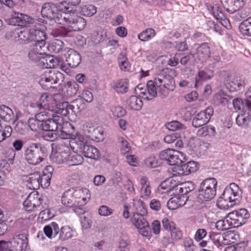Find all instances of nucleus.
Instances as JSON below:
<instances>
[{
  "label": "nucleus",
  "mask_w": 251,
  "mask_h": 251,
  "mask_svg": "<svg viewBox=\"0 0 251 251\" xmlns=\"http://www.w3.org/2000/svg\"><path fill=\"white\" fill-rule=\"evenodd\" d=\"M50 159L52 162L55 163L56 164L63 163L66 160L68 159V158L66 157L65 154H61L57 151L55 153L52 154L50 155Z\"/></svg>",
  "instance_id": "60"
},
{
  "label": "nucleus",
  "mask_w": 251,
  "mask_h": 251,
  "mask_svg": "<svg viewBox=\"0 0 251 251\" xmlns=\"http://www.w3.org/2000/svg\"><path fill=\"white\" fill-rule=\"evenodd\" d=\"M247 245V242H241L234 245L226 247L224 251H244Z\"/></svg>",
  "instance_id": "55"
},
{
  "label": "nucleus",
  "mask_w": 251,
  "mask_h": 251,
  "mask_svg": "<svg viewBox=\"0 0 251 251\" xmlns=\"http://www.w3.org/2000/svg\"><path fill=\"white\" fill-rule=\"evenodd\" d=\"M250 216L249 212L244 208L233 211L228 214V217L233 221L235 226H239L244 225L246 220L248 219Z\"/></svg>",
  "instance_id": "13"
},
{
  "label": "nucleus",
  "mask_w": 251,
  "mask_h": 251,
  "mask_svg": "<svg viewBox=\"0 0 251 251\" xmlns=\"http://www.w3.org/2000/svg\"><path fill=\"white\" fill-rule=\"evenodd\" d=\"M210 240L220 250H222L224 245L227 242L223 235L221 233L212 232L209 235Z\"/></svg>",
  "instance_id": "31"
},
{
  "label": "nucleus",
  "mask_w": 251,
  "mask_h": 251,
  "mask_svg": "<svg viewBox=\"0 0 251 251\" xmlns=\"http://www.w3.org/2000/svg\"><path fill=\"white\" fill-rule=\"evenodd\" d=\"M68 159L72 163L71 165H79L83 162V157L80 154L76 153H74L70 155Z\"/></svg>",
  "instance_id": "59"
},
{
  "label": "nucleus",
  "mask_w": 251,
  "mask_h": 251,
  "mask_svg": "<svg viewBox=\"0 0 251 251\" xmlns=\"http://www.w3.org/2000/svg\"><path fill=\"white\" fill-rule=\"evenodd\" d=\"M60 227L56 222H53L45 226L43 231L46 236L50 239L55 238L59 235Z\"/></svg>",
  "instance_id": "23"
},
{
  "label": "nucleus",
  "mask_w": 251,
  "mask_h": 251,
  "mask_svg": "<svg viewBox=\"0 0 251 251\" xmlns=\"http://www.w3.org/2000/svg\"><path fill=\"white\" fill-rule=\"evenodd\" d=\"M195 186L194 183L191 181H187L177 186L176 190L179 193L183 195H186L195 189Z\"/></svg>",
  "instance_id": "38"
},
{
  "label": "nucleus",
  "mask_w": 251,
  "mask_h": 251,
  "mask_svg": "<svg viewBox=\"0 0 251 251\" xmlns=\"http://www.w3.org/2000/svg\"><path fill=\"white\" fill-rule=\"evenodd\" d=\"M234 203L229 202V200H226L223 197L222 194L217 201V206L222 209H228L229 207L234 205Z\"/></svg>",
  "instance_id": "54"
},
{
  "label": "nucleus",
  "mask_w": 251,
  "mask_h": 251,
  "mask_svg": "<svg viewBox=\"0 0 251 251\" xmlns=\"http://www.w3.org/2000/svg\"><path fill=\"white\" fill-rule=\"evenodd\" d=\"M41 15L50 20L54 21L56 23L63 25V15L67 12H59L57 5L52 2L45 3L41 9Z\"/></svg>",
  "instance_id": "7"
},
{
  "label": "nucleus",
  "mask_w": 251,
  "mask_h": 251,
  "mask_svg": "<svg viewBox=\"0 0 251 251\" xmlns=\"http://www.w3.org/2000/svg\"><path fill=\"white\" fill-rule=\"evenodd\" d=\"M176 75L174 69L165 68L159 71L154 79L157 87L158 94L162 98L167 97L170 90L173 91L175 87V82L172 75Z\"/></svg>",
  "instance_id": "4"
},
{
  "label": "nucleus",
  "mask_w": 251,
  "mask_h": 251,
  "mask_svg": "<svg viewBox=\"0 0 251 251\" xmlns=\"http://www.w3.org/2000/svg\"><path fill=\"white\" fill-rule=\"evenodd\" d=\"M47 47L43 46L42 45H32L28 53V56L30 61L36 62L39 60L42 55H46V50Z\"/></svg>",
  "instance_id": "17"
},
{
  "label": "nucleus",
  "mask_w": 251,
  "mask_h": 251,
  "mask_svg": "<svg viewBox=\"0 0 251 251\" xmlns=\"http://www.w3.org/2000/svg\"><path fill=\"white\" fill-rule=\"evenodd\" d=\"M97 12V7L92 4H87L81 7V13L82 15L91 17Z\"/></svg>",
  "instance_id": "50"
},
{
  "label": "nucleus",
  "mask_w": 251,
  "mask_h": 251,
  "mask_svg": "<svg viewBox=\"0 0 251 251\" xmlns=\"http://www.w3.org/2000/svg\"><path fill=\"white\" fill-rule=\"evenodd\" d=\"M140 183L141 185L140 190L141 197L144 199L148 198L151 194V188L148 178L144 176L141 177Z\"/></svg>",
  "instance_id": "30"
},
{
  "label": "nucleus",
  "mask_w": 251,
  "mask_h": 251,
  "mask_svg": "<svg viewBox=\"0 0 251 251\" xmlns=\"http://www.w3.org/2000/svg\"><path fill=\"white\" fill-rule=\"evenodd\" d=\"M41 197L37 193L30 194L23 202V206L27 211H34L41 206Z\"/></svg>",
  "instance_id": "14"
},
{
  "label": "nucleus",
  "mask_w": 251,
  "mask_h": 251,
  "mask_svg": "<svg viewBox=\"0 0 251 251\" xmlns=\"http://www.w3.org/2000/svg\"><path fill=\"white\" fill-rule=\"evenodd\" d=\"M24 155L28 164L38 165L45 160L44 148L40 144L31 143L25 149Z\"/></svg>",
  "instance_id": "5"
},
{
  "label": "nucleus",
  "mask_w": 251,
  "mask_h": 251,
  "mask_svg": "<svg viewBox=\"0 0 251 251\" xmlns=\"http://www.w3.org/2000/svg\"><path fill=\"white\" fill-rule=\"evenodd\" d=\"M128 81L126 79H122L113 82L112 88L117 93L124 94L128 91Z\"/></svg>",
  "instance_id": "29"
},
{
  "label": "nucleus",
  "mask_w": 251,
  "mask_h": 251,
  "mask_svg": "<svg viewBox=\"0 0 251 251\" xmlns=\"http://www.w3.org/2000/svg\"><path fill=\"white\" fill-rule=\"evenodd\" d=\"M232 104L234 109L238 111L242 110L244 111H250L251 109V102H246L244 104L241 99L236 98L233 100Z\"/></svg>",
  "instance_id": "34"
},
{
  "label": "nucleus",
  "mask_w": 251,
  "mask_h": 251,
  "mask_svg": "<svg viewBox=\"0 0 251 251\" xmlns=\"http://www.w3.org/2000/svg\"><path fill=\"white\" fill-rule=\"evenodd\" d=\"M240 191V188L237 185L232 183L229 187L225 188L222 194L223 197L235 205L240 202L241 199Z\"/></svg>",
  "instance_id": "11"
},
{
  "label": "nucleus",
  "mask_w": 251,
  "mask_h": 251,
  "mask_svg": "<svg viewBox=\"0 0 251 251\" xmlns=\"http://www.w3.org/2000/svg\"><path fill=\"white\" fill-rule=\"evenodd\" d=\"M182 152L168 149L160 153L159 158L161 160L166 161L171 166H179L182 163V158H184Z\"/></svg>",
  "instance_id": "10"
},
{
  "label": "nucleus",
  "mask_w": 251,
  "mask_h": 251,
  "mask_svg": "<svg viewBox=\"0 0 251 251\" xmlns=\"http://www.w3.org/2000/svg\"><path fill=\"white\" fill-rule=\"evenodd\" d=\"M63 25H69L70 28H61L55 32L56 36L74 37L75 31L82 30L86 24V20L75 12H67L63 15Z\"/></svg>",
  "instance_id": "2"
},
{
  "label": "nucleus",
  "mask_w": 251,
  "mask_h": 251,
  "mask_svg": "<svg viewBox=\"0 0 251 251\" xmlns=\"http://www.w3.org/2000/svg\"><path fill=\"white\" fill-rule=\"evenodd\" d=\"M145 165L148 168H156L160 165L158 158L155 156H151L144 160Z\"/></svg>",
  "instance_id": "57"
},
{
  "label": "nucleus",
  "mask_w": 251,
  "mask_h": 251,
  "mask_svg": "<svg viewBox=\"0 0 251 251\" xmlns=\"http://www.w3.org/2000/svg\"><path fill=\"white\" fill-rule=\"evenodd\" d=\"M198 77L199 79L196 78L195 82V86L197 87L201 84V80L205 81L210 79L213 76V71L210 69H205L203 70H200L198 72Z\"/></svg>",
  "instance_id": "35"
},
{
  "label": "nucleus",
  "mask_w": 251,
  "mask_h": 251,
  "mask_svg": "<svg viewBox=\"0 0 251 251\" xmlns=\"http://www.w3.org/2000/svg\"><path fill=\"white\" fill-rule=\"evenodd\" d=\"M198 169L197 163L195 161H189L179 167L178 173L181 175L187 176L195 172Z\"/></svg>",
  "instance_id": "26"
},
{
  "label": "nucleus",
  "mask_w": 251,
  "mask_h": 251,
  "mask_svg": "<svg viewBox=\"0 0 251 251\" xmlns=\"http://www.w3.org/2000/svg\"><path fill=\"white\" fill-rule=\"evenodd\" d=\"M239 28L242 34L251 36V22L249 18L240 24Z\"/></svg>",
  "instance_id": "45"
},
{
  "label": "nucleus",
  "mask_w": 251,
  "mask_h": 251,
  "mask_svg": "<svg viewBox=\"0 0 251 251\" xmlns=\"http://www.w3.org/2000/svg\"><path fill=\"white\" fill-rule=\"evenodd\" d=\"M52 100V97L48 93L42 94L39 100V105L42 109H47L49 108L50 102Z\"/></svg>",
  "instance_id": "49"
},
{
  "label": "nucleus",
  "mask_w": 251,
  "mask_h": 251,
  "mask_svg": "<svg viewBox=\"0 0 251 251\" xmlns=\"http://www.w3.org/2000/svg\"><path fill=\"white\" fill-rule=\"evenodd\" d=\"M17 38L23 43L31 41V29L29 30L24 29L17 32ZM17 38V37H16Z\"/></svg>",
  "instance_id": "53"
},
{
  "label": "nucleus",
  "mask_w": 251,
  "mask_h": 251,
  "mask_svg": "<svg viewBox=\"0 0 251 251\" xmlns=\"http://www.w3.org/2000/svg\"><path fill=\"white\" fill-rule=\"evenodd\" d=\"M27 235L25 233L18 234L15 235L17 237L18 246L20 249V251L25 250L28 244Z\"/></svg>",
  "instance_id": "43"
},
{
  "label": "nucleus",
  "mask_w": 251,
  "mask_h": 251,
  "mask_svg": "<svg viewBox=\"0 0 251 251\" xmlns=\"http://www.w3.org/2000/svg\"><path fill=\"white\" fill-rule=\"evenodd\" d=\"M183 246L186 251H195L196 249L193 240L189 237L183 239Z\"/></svg>",
  "instance_id": "64"
},
{
  "label": "nucleus",
  "mask_w": 251,
  "mask_h": 251,
  "mask_svg": "<svg viewBox=\"0 0 251 251\" xmlns=\"http://www.w3.org/2000/svg\"><path fill=\"white\" fill-rule=\"evenodd\" d=\"M188 145L194 151L199 153H201L203 148L206 147L205 144L197 138H191L190 139Z\"/></svg>",
  "instance_id": "36"
},
{
  "label": "nucleus",
  "mask_w": 251,
  "mask_h": 251,
  "mask_svg": "<svg viewBox=\"0 0 251 251\" xmlns=\"http://www.w3.org/2000/svg\"><path fill=\"white\" fill-rule=\"evenodd\" d=\"M79 89V85L75 81H69L67 84L66 93L68 96L75 95Z\"/></svg>",
  "instance_id": "47"
},
{
  "label": "nucleus",
  "mask_w": 251,
  "mask_h": 251,
  "mask_svg": "<svg viewBox=\"0 0 251 251\" xmlns=\"http://www.w3.org/2000/svg\"><path fill=\"white\" fill-rule=\"evenodd\" d=\"M58 238L61 241H64L73 236L74 231L69 226H64L60 228Z\"/></svg>",
  "instance_id": "41"
},
{
  "label": "nucleus",
  "mask_w": 251,
  "mask_h": 251,
  "mask_svg": "<svg viewBox=\"0 0 251 251\" xmlns=\"http://www.w3.org/2000/svg\"><path fill=\"white\" fill-rule=\"evenodd\" d=\"M224 8L229 13H233L245 5L243 0H221Z\"/></svg>",
  "instance_id": "19"
},
{
  "label": "nucleus",
  "mask_w": 251,
  "mask_h": 251,
  "mask_svg": "<svg viewBox=\"0 0 251 251\" xmlns=\"http://www.w3.org/2000/svg\"><path fill=\"white\" fill-rule=\"evenodd\" d=\"M88 190L79 188H71L65 191L61 197L62 203L73 208L77 215L84 213L83 206L87 202L85 194L87 195Z\"/></svg>",
  "instance_id": "1"
},
{
  "label": "nucleus",
  "mask_w": 251,
  "mask_h": 251,
  "mask_svg": "<svg viewBox=\"0 0 251 251\" xmlns=\"http://www.w3.org/2000/svg\"><path fill=\"white\" fill-rule=\"evenodd\" d=\"M111 115L114 118H120L126 115V110L120 106H112L110 107Z\"/></svg>",
  "instance_id": "48"
},
{
  "label": "nucleus",
  "mask_w": 251,
  "mask_h": 251,
  "mask_svg": "<svg viewBox=\"0 0 251 251\" xmlns=\"http://www.w3.org/2000/svg\"><path fill=\"white\" fill-rule=\"evenodd\" d=\"M156 35L155 30L152 28H148L138 35V38L142 42H147L153 38Z\"/></svg>",
  "instance_id": "37"
},
{
  "label": "nucleus",
  "mask_w": 251,
  "mask_h": 251,
  "mask_svg": "<svg viewBox=\"0 0 251 251\" xmlns=\"http://www.w3.org/2000/svg\"><path fill=\"white\" fill-rule=\"evenodd\" d=\"M132 205L135 210L132 213L147 214L148 212L145 204L141 200H133Z\"/></svg>",
  "instance_id": "39"
},
{
  "label": "nucleus",
  "mask_w": 251,
  "mask_h": 251,
  "mask_svg": "<svg viewBox=\"0 0 251 251\" xmlns=\"http://www.w3.org/2000/svg\"><path fill=\"white\" fill-rule=\"evenodd\" d=\"M16 240L17 237L15 235L8 242L5 241L6 246H7V247H6V251H20V249L18 246Z\"/></svg>",
  "instance_id": "56"
},
{
  "label": "nucleus",
  "mask_w": 251,
  "mask_h": 251,
  "mask_svg": "<svg viewBox=\"0 0 251 251\" xmlns=\"http://www.w3.org/2000/svg\"><path fill=\"white\" fill-rule=\"evenodd\" d=\"M53 168L50 166H47L41 176L40 175V186L43 188H47L50 186Z\"/></svg>",
  "instance_id": "22"
},
{
  "label": "nucleus",
  "mask_w": 251,
  "mask_h": 251,
  "mask_svg": "<svg viewBox=\"0 0 251 251\" xmlns=\"http://www.w3.org/2000/svg\"><path fill=\"white\" fill-rule=\"evenodd\" d=\"M54 217V214L52 213L50 210L46 209L41 211L39 214L38 220L41 223H43Z\"/></svg>",
  "instance_id": "51"
},
{
  "label": "nucleus",
  "mask_w": 251,
  "mask_h": 251,
  "mask_svg": "<svg viewBox=\"0 0 251 251\" xmlns=\"http://www.w3.org/2000/svg\"><path fill=\"white\" fill-rule=\"evenodd\" d=\"M217 181L213 177L203 180L200 184L198 191V198L202 201H209L216 195Z\"/></svg>",
  "instance_id": "6"
},
{
  "label": "nucleus",
  "mask_w": 251,
  "mask_h": 251,
  "mask_svg": "<svg viewBox=\"0 0 251 251\" xmlns=\"http://www.w3.org/2000/svg\"><path fill=\"white\" fill-rule=\"evenodd\" d=\"M213 114V109L208 107L204 110L200 111L197 114L192 120V126L195 127H199L208 123Z\"/></svg>",
  "instance_id": "12"
},
{
  "label": "nucleus",
  "mask_w": 251,
  "mask_h": 251,
  "mask_svg": "<svg viewBox=\"0 0 251 251\" xmlns=\"http://www.w3.org/2000/svg\"><path fill=\"white\" fill-rule=\"evenodd\" d=\"M6 21L9 25L25 26L27 24L33 23L34 19L26 15L15 13Z\"/></svg>",
  "instance_id": "15"
},
{
  "label": "nucleus",
  "mask_w": 251,
  "mask_h": 251,
  "mask_svg": "<svg viewBox=\"0 0 251 251\" xmlns=\"http://www.w3.org/2000/svg\"><path fill=\"white\" fill-rule=\"evenodd\" d=\"M79 149L85 157L97 159L99 156V151L92 146L84 145Z\"/></svg>",
  "instance_id": "25"
},
{
  "label": "nucleus",
  "mask_w": 251,
  "mask_h": 251,
  "mask_svg": "<svg viewBox=\"0 0 251 251\" xmlns=\"http://www.w3.org/2000/svg\"><path fill=\"white\" fill-rule=\"evenodd\" d=\"M194 48L196 52H194V57L199 60L204 61L210 55V48L207 43H203L200 45H195Z\"/></svg>",
  "instance_id": "16"
},
{
  "label": "nucleus",
  "mask_w": 251,
  "mask_h": 251,
  "mask_svg": "<svg viewBox=\"0 0 251 251\" xmlns=\"http://www.w3.org/2000/svg\"><path fill=\"white\" fill-rule=\"evenodd\" d=\"M51 117L52 120H54L55 118L57 120L59 118L61 119V121L58 120V122H55V125L57 126L56 129H50V130L57 132L58 137L62 139H71L72 137L74 136L73 132L74 127L70 123H64L63 118L54 113L51 114Z\"/></svg>",
  "instance_id": "9"
},
{
  "label": "nucleus",
  "mask_w": 251,
  "mask_h": 251,
  "mask_svg": "<svg viewBox=\"0 0 251 251\" xmlns=\"http://www.w3.org/2000/svg\"><path fill=\"white\" fill-rule=\"evenodd\" d=\"M216 133L215 128L213 126H205L200 128L197 134L200 136H214Z\"/></svg>",
  "instance_id": "46"
},
{
  "label": "nucleus",
  "mask_w": 251,
  "mask_h": 251,
  "mask_svg": "<svg viewBox=\"0 0 251 251\" xmlns=\"http://www.w3.org/2000/svg\"><path fill=\"white\" fill-rule=\"evenodd\" d=\"M166 128L170 131H176L183 129L185 126L177 121H174L166 124Z\"/></svg>",
  "instance_id": "62"
},
{
  "label": "nucleus",
  "mask_w": 251,
  "mask_h": 251,
  "mask_svg": "<svg viewBox=\"0 0 251 251\" xmlns=\"http://www.w3.org/2000/svg\"><path fill=\"white\" fill-rule=\"evenodd\" d=\"M126 103L130 109L140 110L143 106V101L141 98L136 96H131L127 100Z\"/></svg>",
  "instance_id": "32"
},
{
  "label": "nucleus",
  "mask_w": 251,
  "mask_h": 251,
  "mask_svg": "<svg viewBox=\"0 0 251 251\" xmlns=\"http://www.w3.org/2000/svg\"><path fill=\"white\" fill-rule=\"evenodd\" d=\"M31 41H34L35 43L33 44L42 45L46 46V40L47 39V35L43 29H31Z\"/></svg>",
  "instance_id": "20"
},
{
  "label": "nucleus",
  "mask_w": 251,
  "mask_h": 251,
  "mask_svg": "<svg viewBox=\"0 0 251 251\" xmlns=\"http://www.w3.org/2000/svg\"><path fill=\"white\" fill-rule=\"evenodd\" d=\"M0 118L6 122H14V113L9 107L2 105L0 106Z\"/></svg>",
  "instance_id": "28"
},
{
  "label": "nucleus",
  "mask_w": 251,
  "mask_h": 251,
  "mask_svg": "<svg viewBox=\"0 0 251 251\" xmlns=\"http://www.w3.org/2000/svg\"><path fill=\"white\" fill-rule=\"evenodd\" d=\"M147 214L132 213V216L131 218L132 224L137 228L148 226L149 223L144 217Z\"/></svg>",
  "instance_id": "27"
},
{
  "label": "nucleus",
  "mask_w": 251,
  "mask_h": 251,
  "mask_svg": "<svg viewBox=\"0 0 251 251\" xmlns=\"http://www.w3.org/2000/svg\"><path fill=\"white\" fill-rule=\"evenodd\" d=\"M146 86L149 90V95H148V100H151L157 96L158 93L157 87L155 84V80L154 81L150 80L148 81Z\"/></svg>",
  "instance_id": "42"
},
{
  "label": "nucleus",
  "mask_w": 251,
  "mask_h": 251,
  "mask_svg": "<svg viewBox=\"0 0 251 251\" xmlns=\"http://www.w3.org/2000/svg\"><path fill=\"white\" fill-rule=\"evenodd\" d=\"M64 45L63 41L57 39L49 47L55 53H59L62 51Z\"/></svg>",
  "instance_id": "61"
},
{
  "label": "nucleus",
  "mask_w": 251,
  "mask_h": 251,
  "mask_svg": "<svg viewBox=\"0 0 251 251\" xmlns=\"http://www.w3.org/2000/svg\"><path fill=\"white\" fill-rule=\"evenodd\" d=\"M16 132L21 134H25L28 131V124L22 121L18 122L15 126Z\"/></svg>",
  "instance_id": "58"
},
{
  "label": "nucleus",
  "mask_w": 251,
  "mask_h": 251,
  "mask_svg": "<svg viewBox=\"0 0 251 251\" xmlns=\"http://www.w3.org/2000/svg\"><path fill=\"white\" fill-rule=\"evenodd\" d=\"M225 84L230 91L239 90L242 86V81L238 77L229 76L225 81Z\"/></svg>",
  "instance_id": "24"
},
{
  "label": "nucleus",
  "mask_w": 251,
  "mask_h": 251,
  "mask_svg": "<svg viewBox=\"0 0 251 251\" xmlns=\"http://www.w3.org/2000/svg\"><path fill=\"white\" fill-rule=\"evenodd\" d=\"M236 123L240 127H246L251 121L250 111H244V113L238 115L236 118Z\"/></svg>",
  "instance_id": "33"
},
{
  "label": "nucleus",
  "mask_w": 251,
  "mask_h": 251,
  "mask_svg": "<svg viewBox=\"0 0 251 251\" xmlns=\"http://www.w3.org/2000/svg\"><path fill=\"white\" fill-rule=\"evenodd\" d=\"M207 8L217 20H222L224 18V14L220 9L218 4L209 5Z\"/></svg>",
  "instance_id": "44"
},
{
  "label": "nucleus",
  "mask_w": 251,
  "mask_h": 251,
  "mask_svg": "<svg viewBox=\"0 0 251 251\" xmlns=\"http://www.w3.org/2000/svg\"><path fill=\"white\" fill-rule=\"evenodd\" d=\"M28 181L31 184L33 189L40 187V174L38 172L30 174Z\"/></svg>",
  "instance_id": "52"
},
{
  "label": "nucleus",
  "mask_w": 251,
  "mask_h": 251,
  "mask_svg": "<svg viewBox=\"0 0 251 251\" xmlns=\"http://www.w3.org/2000/svg\"><path fill=\"white\" fill-rule=\"evenodd\" d=\"M64 75L61 72L55 70H50L41 75L39 83L43 89L48 90L53 87L52 84L62 81Z\"/></svg>",
  "instance_id": "8"
},
{
  "label": "nucleus",
  "mask_w": 251,
  "mask_h": 251,
  "mask_svg": "<svg viewBox=\"0 0 251 251\" xmlns=\"http://www.w3.org/2000/svg\"><path fill=\"white\" fill-rule=\"evenodd\" d=\"M52 113L49 111L41 112L35 115V118H30L28 121V129L36 132L39 130H50V129L55 130L57 128L55 122H58V120L61 121V119L56 120L55 118L52 120L51 114Z\"/></svg>",
  "instance_id": "3"
},
{
  "label": "nucleus",
  "mask_w": 251,
  "mask_h": 251,
  "mask_svg": "<svg viewBox=\"0 0 251 251\" xmlns=\"http://www.w3.org/2000/svg\"><path fill=\"white\" fill-rule=\"evenodd\" d=\"M71 107L73 112L75 113H79L85 108V102L83 99H76L72 101Z\"/></svg>",
  "instance_id": "40"
},
{
  "label": "nucleus",
  "mask_w": 251,
  "mask_h": 251,
  "mask_svg": "<svg viewBox=\"0 0 251 251\" xmlns=\"http://www.w3.org/2000/svg\"><path fill=\"white\" fill-rule=\"evenodd\" d=\"M81 60L79 53L73 49L68 50L66 61L69 66L72 68L77 67L80 64Z\"/></svg>",
  "instance_id": "21"
},
{
  "label": "nucleus",
  "mask_w": 251,
  "mask_h": 251,
  "mask_svg": "<svg viewBox=\"0 0 251 251\" xmlns=\"http://www.w3.org/2000/svg\"><path fill=\"white\" fill-rule=\"evenodd\" d=\"M189 196L181 193L171 198L167 202V207L170 210H175L183 206L188 201Z\"/></svg>",
  "instance_id": "18"
},
{
  "label": "nucleus",
  "mask_w": 251,
  "mask_h": 251,
  "mask_svg": "<svg viewBox=\"0 0 251 251\" xmlns=\"http://www.w3.org/2000/svg\"><path fill=\"white\" fill-rule=\"evenodd\" d=\"M214 99L218 103L226 104L228 102V96L223 92H219L215 95Z\"/></svg>",
  "instance_id": "63"
}]
</instances>
